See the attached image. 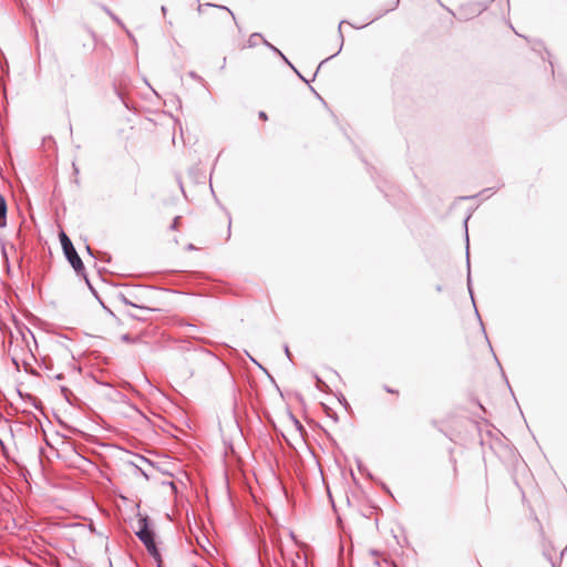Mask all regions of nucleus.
<instances>
[{
	"label": "nucleus",
	"instance_id": "obj_14",
	"mask_svg": "<svg viewBox=\"0 0 567 567\" xmlns=\"http://www.w3.org/2000/svg\"><path fill=\"white\" fill-rule=\"evenodd\" d=\"M288 64L293 69V72L301 78V73L297 69H295L290 62Z\"/></svg>",
	"mask_w": 567,
	"mask_h": 567
},
{
	"label": "nucleus",
	"instance_id": "obj_12",
	"mask_svg": "<svg viewBox=\"0 0 567 567\" xmlns=\"http://www.w3.org/2000/svg\"><path fill=\"white\" fill-rule=\"evenodd\" d=\"M497 1H498L499 3H504V4H505V7H507V8H508V6H509V0H497Z\"/></svg>",
	"mask_w": 567,
	"mask_h": 567
},
{
	"label": "nucleus",
	"instance_id": "obj_11",
	"mask_svg": "<svg viewBox=\"0 0 567 567\" xmlns=\"http://www.w3.org/2000/svg\"><path fill=\"white\" fill-rule=\"evenodd\" d=\"M259 118L267 120L268 117H267V114L264 111H260L259 112Z\"/></svg>",
	"mask_w": 567,
	"mask_h": 567
},
{
	"label": "nucleus",
	"instance_id": "obj_6",
	"mask_svg": "<svg viewBox=\"0 0 567 567\" xmlns=\"http://www.w3.org/2000/svg\"><path fill=\"white\" fill-rule=\"evenodd\" d=\"M255 38H261L262 39V35L260 33H254L250 35L249 38V43L250 45H255V42H256V39Z\"/></svg>",
	"mask_w": 567,
	"mask_h": 567
},
{
	"label": "nucleus",
	"instance_id": "obj_16",
	"mask_svg": "<svg viewBox=\"0 0 567 567\" xmlns=\"http://www.w3.org/2000/svg\"><path fill=\"white\" fill-rule=\"evenodd\" d=\"M288 64L293 69V72L301 78V73L297 69H295L290 62Z\"/></svg>",
	"mask_w": 567,
	"mask_h": 567
},
{
	"label": "nucleus",
	"instance_id": "obj_17",
	"mask_svg": "<svg viewBox=\"0 0 567 567\" xmlns=\"http://www.w3.org/2000/svg\"><path fill=\"white\" fill-rule=\"evenodd\" d=\"M288 64L293 69V72L301 78V73L297 69H295L290 62Z\"/></svg>",
	"mask_w": 567,
	"mask_h": 567
},
{
	"label": "nucleus",
	"instance_id": "obj_2",
	"mask_svg": "<svg viewBox=\"0 0 567 567\" xmlns=\"http://www.w3.org/2000/svg\"><path fill=\"white\" fill-rule=\"evenodd\" d=\"M137 524H138V530L136 532V536L145 545V547L152 555L157 554V548H156V544L154 540V533L148 527L147 518L146 517L140 518L137 520Z\"/></svg>",
	"mask_w": 567,
	"mask_h": 567
},
{
	"label": "nucleus",
	"instance_id": "obj_3",
	"mask_svg": "<svg viewBox=\"0 0 567 567\" xmlns=\"http://www.w3.org/2000/svg\"><path fill=\"white\" fill-rule=\"evenodd\" d=\"M7 225V202L6 198L0 195V227H6Z\"/></svg>",
	"mask_w": 567,
	"mask_h": 567
},
{
	"label": "nucleus",
	"instance_id": "obj_8",
	"mask_svg": "<svg viewBox=\"0 0 567 567\" xmlns=\"http://www.w3.org/2000/svg\"><path fill=\"white\" fill-rule=\"evenodd\" d=\"M340 51H341V47L339 48V50H338L334 54H332L331 56H329V58H328V60H329V59H331V58H333V56H336ZM326 61H327V59H326V60H323V61L320 63V65L318 66L317 71H315V74H318V71H319L320 66H321Z\"/></svg>",
	"mask_w": 567,
	"mask_h": 567
},
{
	"label": "nucleus",
	"instance_id": "obj_5",
	"mask_svg": "<svg viewBox=\"0 0 567 567\" xmlns=\"http://www.w3.org/2000/svg\"><path fill=\"white\" fill-rule=\"evenodd\" d=\"M120 300H121L124 305H126V306H131V307H135V308H142V309H144V308H145V307H144V306H142V305H137V303L133 302L132 300H130V299H128L126 296H124V295H120Z\"/></svg>",
	"mask_w": 567,
	"mask_h": 567
},
{
	"label": "nucleus",
	"instance_id": "obj_1",
	"mask_svg": "<svg viewBox=\"0 0 567 567\" xmlns=\"http://www.w3.org/2000/svg\"><path fill=\"white\" fill-rule=\"evenodd\" d=\"M60 240L63 248V252L73 267V269L76 271L78 275L84 276V265L82 262V259L78 255L72 241L70 238L65 235V233L61 231L60 234Z\"/></svg>",
	"mask_w": 567,
	"mask_h": 567
},
{
	"label": "nucleus",
	"instance_id": "obj_4",
	"mask_svg": "<svg viewBox=\"0 0 567 567\" xmlns=\"http://www.w3.org/2000/svg\"><path fill=\"white\" fill-rule=\"evenodd\" d=\"M262 43L269 48L271 51H274L276 54H278L286 63H289L288 59L284 55V53L274 47L271 43H269L266 39L262 38Z\"/></svg>",
	"mask_w": 567,
	"mask_h": 567
},
{
	"label": "nucleus",
	"instance_id": "obj_19",
	"mask_svg": "<svg viewBox=\"0 0 567 567\" xmlns=\"http://www.w3.org/2000/svg\"><path fill=\"white\" fill-rule=\"evenodd\" d=\"M86 250H87V252H89L90 255H92V251H91L90 246H86Z\"/></svg>",
	"mask_w": 567,
	"mask_h": 567
},
{
	"label": "nucleus",
	"instance_id": "obj_13",
	"mask_svg": "<svg viewBox=\"0 0 567 567\" xmlns=\"http://www.w3.org/2000/svg\"><path fill=\"white\" fill-rule=\"evenodd\" d=\"M288 64L293 69V72L301 78V73L297 69H295L290 62Z\"/></svg>",
	"mask_w": 567,
	"mask_h": 567
},
{
	"label": "nucleus",
	"instance_id": "obj_10",
	"mask_svg": "<svg viewBox=\"0 0 567 567\" xmlns=\"http://www.w3.org/2000/svg\"><path fill=\"white\" fill-rule=\"evenodd\" d=\"M343 23H344V21H340V23H339V32H340V37H341V45H340L341 48H342V43H343V37H342V34H341V25H342Z\"/></svg>",
	"mask_w": 567,
	"mask_h": 567
},
{
	"label": "nucleus",
	"instance_id": "obj_20",
	"mask_svg": "<svg viewBox=\"0 0 567 567\" xmlns=\"http://www.w3.org/2000/svg\"><path fill=\"white\" fill-rule=\"evenodd\" d=\"M162 12L165 14L166 13V8L163 6L162 7Z\"/></svg>",
	"mask_w": 567,
	"mask_h": 567
},
{
	"label": "nucleus",
	"instance_id": "obj_9",
	"mask_svg": "<svg viewBox=\"0 0 567 567\" xmlns=\"http://www.w3.org/2000/svg\"><path fill=\"white\" fill-rule=\"evenodd\" d=\"M178 223H179V217L177 216V217L174 218V220H173V223L171 225V229H173V230L177 229Z\"/></svg>",
	"mask_w": 567,
	"mask_h": 567
},
{
	"label": "nucleus",
	"instance_id": "obj_22",
	"mask_svg": "<svg viewBox=\"0 0 567 567\" xmlns=\"http://www.w3.org/2000/svg\"><path fill=\"white\" fill-rule=\"evenodd\" d=\"M385 390H386L388 392H390V393H393V392H394L392 389H389V388H386Z\"/></svg>",
	"mask_w": 567,
	"mask_h": 567
},
{
	"label": "nucleus",
	"instance_id": "obj_24",
	"mask_svg": "<svg viewBox=\"0 0 567 567\" xmlns=\"http://www.w3.org/2000/svg\"><path fill=\"white\" fill-rule=\"evenodd\" d=\"M187 567H198V566H196V565H193V564H192V565H189V566H187Z\"/></svg>",
	"mask_w": 567,
	"mask_h": 567
},
{
	"label": "nucleus",
	"instance_id": "obj_21",
	"mask_svg": "<svg viewBox=\"0 0 567 567\" xmlns=\"http://www.w3.org/2000/svg\"><path fill=\"white\" fill-rule=\"evenodd\" d=\"M123 340L128 341V337L126 334L123 336Z\"/></svg>",
	"mask_w": 567,
	"mask_h": 567
},
{
	"label": "nucleus",
	"instance_id": "obj_15",
	"mask_svg": "<svg viewBox=\"0 0 567 567\" xmlns=\"http://www.w3.org/2000/svg\"><path fill=\"white\" fill-rule=\"evenodd\" d=\"M288 64L293 69V72L301 78V73L297 69H295L290 62Z\"/></svg>",
	"mask_w": 567,
	"mask_h": 567
},
{
	"label": "nucleus",
	"instance_id": "obj_7",
	"mask_svg": "<svg viewBox=\"0 0 567 567\" xmlns=\"http://www.w3.org/2000/svg\"><path fill=\"white\" fill-rule=\"evenodd\" d=\"M206 6H208V7H215V8H219V9L227 10V11H228V13H229L233 18H235V17H234L233 11H230L228 8H226V7H224V6H217V4H212V3H207Z\"/></svg>",
	"mask_w": 567,
	"mask_h": 567
},
{
	"label": "nucleus",
	"instance_id": "obj_18",
	"mask_svg": "<svg viewBox=\"0 0 567 567\" xmlns=\"http://www.w3.org/2000/svg\"><path fill=\"white\" fill-rule=\"evenodd\" d=\"M106 11L112 17L113 20H115L116 22H120V20L113 13H111L109 10H106Z\"/></svg>",
	"mask_w": 567,
	"mask_h": 567
},
{
	"label": "nucleus",
	"instance_id": "obj_23",
	"mask_svg": "<svg viewBox=\"0 0 567 567\" xmlns=\"http://www.w3.org/2000/svg\"><path fill=\"white\" fill-rule=\"evenodd\" d=\"M286 353L289 357L290 353H289L288 347H286Z\"/></svg>",
	"mask_w": 567,
	"mask_h": 567
},
{
	"label": "nucleus",
	"instance_id": "obj_25",
	"mask_svg": "<svg viewBox=\"0 0 567 567\" xmlns=\"http://www.w3.org/2000/svg\"><path fill=\"white\" fill-rule=\"evenodd\" d=\"M468 256H470V252L467 251V252H466V258H467V259H468Z\"/></svg>",
	"mask_w": 567,
	"mask_h": 567
}]
</instances>
